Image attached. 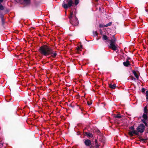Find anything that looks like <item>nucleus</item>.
I'll list each match as a JSON object with an SVG mask.
<instances>
[{"label":"nucleus","mask_w":148,"mask_h":148,"mask_svg":"<svg viewBox=\"0 0 148 148\" xmlns=\"http://www.w3.org/2000/svg\"><path fill=\"white\" fill-rule=\"evenodd\" d=\"M40 51L41 53L45 56L49 55L53 57H55L57 54L49 47L47 45H43L40 47Z\"/></svg>","instance_id":"f257e3e1"},{"label":"nucleus","mask_w":148,"mask_h":148,"mask_svg":"<svg viewBox=\"0 0 148 148\" xmlns=\"http://www.w3.org/2000/svg\"><path fill=\"white\" fill-rule=\"evenodd\" d=\"M70 19V22L71 24L73 25H77L78 24V21L76 16H75L73 12H71L70 16L69 17Z\"/></svg>","instance_id":"f03ea898"},{"label":"nucleus","mask_w":148,"mask_h":148,"mask_svg":"<svg viewBox=\"0 0 148 148\" xmlns=\"http://www.w3.org/2000/svg\"><path fill=\"white\" fill-rule=\"evenodd\" d=\"M116 39L114 37L110 40V44L108 47L114 51H115L117 48V45L116 44Z\"/></svg>","instance_id":"7ed1b4c3"},{"label":"nucleus","mask_w":148,"mask_h":148,"mask_svg":"<svg viewBox=\"0 0 148 148\" xmlns=\"http://www.w3.org/2000/svg\"><path fill=\"white\" fill-rule=\"evenodd\" d=\"M67 4L65 3L64 1L62 4V7L65 9H67L68 7H71L73 3V0H67Z\"/></svg>","instance_id":"20e7f679"},{"label":"nucleus","mask_w":148,"mask_h":148,"mask_svg":"<svg viewBox=\"0 0 148 148\" xmlns=\"http://www.w3.org/2000/svg\"><path fill=\"white\" fill-rule=\"evenodd\" d=\"M128 134L131 136H133L134 134H138V132L134 129L133 126H131L130 127V131Z\"/></svg>","instance_id":"39448f33"},{"label":"nucleus","mask_w":148,"mask_h":148,"mask_svg":"<svg viewBox=\"0 0 148 148\" xmlns=\"http://www.w3.org/2000/svg\"><path fill=\"white\" fill-rule=\"evenodd\" d=\"M145 127L143 124H140V125L137 128V130L138 132L142 133L145 130Z\"/></svg>","instance_id":"423d86ee"},{"label":"nucleus","mask_w":148,"mask_h":148,"mask_svg":"<svg viewBox=\"0 0 148 148\" xmlns=\"http://www.w3.org/2000/svg\"><path fill=\"white\" fill-rule=\"evenodd\" d=\"M112 23L111 22H109L106 25H103L100 24L99 25V27H107L109 26H110L112 24Z\"/></svg>","instance_id":"0eeeda50"},{"label":"nucleus","mask_w":148,"mask_h":148,"mask_svg":"<svg viewBox=\"0 0 148 148\" xmlns=\"http://www.w3.org/2000/svg\"><path fill=\"white\" fill-rule=\"evenodd\" d=\"M84 143L85 145L87 146H89L91 145V141L88 139L86 140Z\"/></svg>","instance_id":"6e6552de"},{"label":"nucleus","mask_w":148,"mask_h":148,"mask_svg":"<svg viewBox=\"0 0 148 148\" xmlns=\"http://www.w3.org/2000/svg\"><path fill=\"white\" fill-rule=\"evenodd\" d=\"M123 64L125 66H127L130 65V63L128 61H127L126 62H123Z\"/></svg>","instance_id":"1a4fd4ad"},{"label":"nucleus","mask_w":148,"mask_h":148,"mask_svg":"<svg viewBox=\"0 0 148 148\" xmlns=\"http://www.w3.org/2000/svg\"><path fill=\"white\" fill-rule=\"evenodd\" d=\"M147 113H144L143 114V117L145 120H146L147 119Z\"/></svg>","instance_id":"9d476101"},{"label":"nucleus","mask_w":148,"mask_h":148,"mask_svg":"<svg viewBox=\"0 0 148 148\" xmlns=\"http://www.w3.org/2000/svg\"><path fill=\"white\" fill-rule=\"evenodd\" d=\"M82 48V46L81 45H78L77 48V51H81Z\"/></svg>","instance_id":"9b49d317"},{"label":"nucleus","mask_w":148,"mask_h":148,"mask_svg":"<svg viewBox=\"0 0 148 148\" xmlns=\"http://www.w3.org/2000/svg\"><path fill=\"white\" fill-rule=\"evenodd\" d=\"M103 39L104 40H106L107 42L108 41V37L105 35H103Z\"/></svg>","instance_id":"f8f14e48"},{"label":"nucleus","mask_w":148,"mask_h":148,"mask_svg":"<svg viewBox=\"0 0 148 148\" xmlns=\"http://www.w3.org/2000/svg\"><path fill=\"white\" fill-rule=\"evenodd\" d=\"M85 134L88 136L89 137H92V134L90 133H88V132H85Z\"/></svg>","instance_id":"ddd939ff"},{"label":"nucleus","mask_w":148,"mask_h":148,"mask_svg":"<svg viewBox=\"0 0 148 148\" xmlns=\"http://www.w3.org/2000/svg\"><path fill=\"white\" fill-rule=\"evenodd\" d=\"M109 86L110 88H111L112 89H114L116 87V85L115 84H110L109 85Z\"/></svg>","instance_id":"4468645a"},{"label":"nucleus","mask_w":148,"mask_h":148,"mask_svg":"<svg viewBox=\"0 0 148 148\" xmlns=\"http://www.w3.org/2000/svg\"><path fill=\"white\" fill-rule=\"evenodd\" d=\"M133 73L134 74V75L136 77L137 79L138 78V75H137V74L136 71H133Z\"/></svg>","instance_id":"2eb2a0df"},{"label":"nucleus","mask_w":148,"mask_h":148,"mask_svg":"<svg viewBox=\"0 0 148 148\" xmlns=\"http://www.w3.org/2000/svg\"><path fill=\"white\" fill-rule=\"evenodd\" d=\"M147 113V106H145L144 108V113Z\"/></svg>","instance_id":"dca6fc26"},{"label":"nucleus","mask_w":148,"mask_h":148,"mask_svg":"<svg viewBox=\"0 0 148 148\" xmlns=\"http://www.w3.org/2000/svg\"><path fill=\"white\" fill-rule=\"evenodd\" d=\"M114 117L115 118H120L121 117V116L120 115V114H117L115 115L114 116Z\"/></svg>","instance_id":"f3484780"},{"label":"nucleus","mask_w":148,"mask_h":148,"mask_svg":"<svg viewBox=\"0 0 148 148\" xmlns=\"http://www.w3.org/2000/svg\"><path fill=\"white\" fill-rule=\"evenodd\" d=\"M79 2V0H75V4L76 5H77Z\"/></svg>","instance_id":"a211bd4d"},{"label":"nucleus","mask_w":148,"mask_h":148,"mask_svg":"<svg viewBox=\"0 0 148 148\" xmlns=\"http://www.w3.org/2000/svg\"><path fill=\"white\" fill-rule=\"evenodd\" d=\"M24 1L27 4H29L30 3V0H24Z\"/></svg>","instance_id":"6ab92c4d"},{"label":"nucleus","mask_w":148,"mask_h":148,"mask_svg":"<svg viewBox=\"0 0 148 148\" xmlns=\"http://www.w3.org/2000/svg\"><path fill=\"white\" fill-rule=\"evenodd\" d=\"M4 7L0 3V9L1 10H3L4 9Z\"/></svg>","instance_id":"aec40b11"},{"label":"nucleus","mask_w":148,"mask_h":148,"mask_svg":"<svg viewBox=\"0 0 148 148\" xmlns=\"http://www.w3.org/2000/svg\"><path fill=\"white\" fill-rule=\"evenodd\" d=\"M145 120L142 119V121L145 125H147V123H146L145 121Z\"/></svg>","instance_id":"412c9836"},{"label":"nucleus","mask_w":148,"mask_h":148,"mask_svg":"<svg viewBox=\"0 0 148 148\" xmlns=\"http://www.w3.org/2000/svg\"><path fill=\"white\" fill-rule=\"evenodd\" d=\"M146 98L147 99H148V91L146 92Z\"/></svg>","instance_id":"4be33fe9"},{"label":"nucleus","mask_w":148,"mask_h":148,"mask_svg":"<svg viewBox=\"0 0 148 148\" xmlns=\"http://www.w3.org/2000/svg\"><path fill=\"white\" fill-rule=\"evenodd\" d=\"M145 91V89L144 88H142L141 89V91L142 92H144Z\"/></svg>","instance_id":"5701e85b"},{"label":"nucleus","mask_w":148,"mask_h":148,"mask_svg":"<svg viewBox=\"0 0 148 148\" xmlns=\"http://www.w3.org/2000/svg\"><path fill=\"white\" fill-rule=\"evenodd\" d=\"M97 140H95V143L97 144Z\"/></svg>","instance_id":"b1692460"},{"label":"nucleus","mask_w":148,"mask_h":148,"mask_svg":"<svg viewBox=\"0 0 148 148\" xmlns=\"http://www.w3.org/2000/svg\"><path fill=\"white\" fill-rule=\"evenodd\" d=\"M87 103H88V104L89 105H90L91 104L90 103H88V102H87Z\"/></svg>","instance_id":"393cba45"},{"label":"nucleus","mask_w":148,"mask_h":148,"mask_svg":"<svg viewBox=\"0 0 148 148\" xmlns=\"http://www.w3.org/2000/svg\"><path fill=\"white\" fill-rule=\"evenodd\" d=\"M3 1V0H0V2H2Z\"/></svg>","instance_id":"a878e982"},{"label":"nucleus","mask_w":148,"mask_h":148,"mask_svg":"<svg viewBox=\"0 0 148 148\" xmlns=\"http://www.w3.org/2000/svg\"><path fill=\"white\" fill-rule=\"evenodd\" d=\"M147 123V125H145L146 126H147L148 127V122Z\"/></svg>","instance_id":"bb28decb"},{"label":"nucleus","mask_w":148,"mask_h":148,"mask_svg":"<svg viewBox=\"0 0 148 148\" xmlns=\"http://www.w3.org/2000/svg\"><path fill=\"white\" fill-rule=\"evenodd\" d=\"M96 146L98 147L99 146L98 145H96Z\"/></svg>","instance_id":"cd10ccee"}]
</instances>
